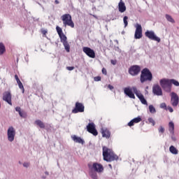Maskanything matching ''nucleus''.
<instances>
[{
    "label": "nucleus",
    "mask_w": 179,
    "mask_h": 179,
    "mask_svg": "<svg viewBox=\"0 0 179 179\" xmlns=\"http://www.w3.org/2000/svg\"><path fill=\"white\" fill-rule=\"evenodd\" d=\"M145 37H148L150 40H152L153 41H157V43H160L161 39L160 38L157 37L156 36V34H155V31H146L145 33Z\"/></svg>",
    "instance_id": "6"
},
{
    "label": "nucleus",
    "mask_w": 179,
    "mask_h": 179,
    "mask_svg": "<svg viewBox=\"0 0 179 179\" xmlns=\"http://www.w3.org/2000/svg\"><path fill=\"white\" fill-rule=\"evenodd\" d=\"M165 17L166 20H168V22H170L171 23H176V21L174 20V19H173V17H171V15L166 14L165 15Z\"/></svg>",
    "instance_id": "26"
},
{
    "label": "nucleus",
    "mask_w": 179,
    "mask_h": 179,
    "mask_svg": "<svg viewBox=\"0 0 179 179\" xmlns=\"http://www.w3.org/2000/svg\"><path fill=\"white\" fill-rule=\"evenodd\" d=\"M160 86L166 92L171 90V80L163 78L159 81Z\"/></svg>",
    "instance_id": "5"
},
{
    "label": "nucleus",
    "mask_w": 179,
    "mask_h": 179,
    "mask_svg": "<svg viewBox=\"0 0 179 179\" xmlns=\"http://www.w3.org/2000/svg\"><path fill=\"white\" fill-rule=\"evenodd\" d=\"M148 122H149V124H152V125L153 127H155V125H156V122H155V120H153V118H152V117L148 118Z\"/></svg>",
    "instance_id": "32"
},
{
    "label": "nucleus",
    "mask_w": 179,
    "mask_h": 179,
    "mask_svg": "<svg viewBox=\"0 0 179 179\" xmlns=\"http://www.w3.org/2000/svg\"><path fill=\"white\" fill-rule=\"evenodd\" d=\"M87 130L90 134L94 135V136H97V135H99V132L97 131V129H96V124L93 122L88 124L87 126Z\"/></svg>",
    "instance_id": "8"
},
{
    "label": "nucleus",
    "mask_w": 179,
    "mask_h": 179,
    "mask_svg": "<svg viewBox=\"0 0 179 179\" xmlns=\"http://www.w3.org/2000/svg\"><path fill=\"white\" fill-rule=\"evenodd\" d=\"M94 80H95V82H100V80H101V77L100 76L94 77Z\"/></svg>",
    "instance_id": "36"
},
{
    "label": "nucleus",
    "mask_w": 179,
    "mask_h": 179,
    "mask_svg": "<svg viewBox=\"0 0 179 179\" xmlns=\"http://www.w3.org/2000/svg\"><path fill=\"white\" fill-rule=\"evenodd\" d=\"M102 73L103 75H107V69H106V68L102 69Z\"/></svg>",
    "instance_id": "43"
},
{
    "label": "nucleus",
    "mask_w": 179,
    "mask_h": 179,
    "mask_svg": "<svg viewBox=\"0 0 179 179\" xmlns=\"http://www.w3.org/2000/svg\"><path fill=\"white\" fill-rule=\"evenodd\" d=\"M15 111H17V113H18L19 115L22 118H26L27 117V113L25 111L22 110V108L19 106L15 108Z\"/></svg>",
    "instance_id": "20"
},
{
    "label": "nucleus",
    "mask_w": 179,
    "mask_h": 179,
    "mask_svg": "<svg viewBox=\"0 0 179 179\" xmlns=\"http://www.w3.org/2000/svg\"><path fill=\"white\" fill-rule=\"evenodd\" d=\"M61 19L64 27H66V26H69V27H71L72 29L75 27V23H73L72 16L70 14H64L62 15Z\"/></svg>",
    "instance_id": "4"
},
{
    "label": "nucleus",
    "mask_w": 179,
    "mask_h": 179,
    "mask_svg": "<svg viewBox=\"0 0 179 179\" xmlns=\"http://www.w3.org/2000/svg\"><path fill=\"white\" fill-rule=\"evenodd\" d=\"M159 132H161V134H164V128L160 126L159 128Z\"/></svg>",
    "instance_id": "39"
},
{
    "label": "nucleus",
    "mask_w": 179,
    "mask_h": 179,
    "mask_svg": "<svg viewBox=\"0 0 179 179\" xmlns=\"http://www.w3.org/2000/svg\"><path fill=\"white\" fill-rule=\"evenodd\" d=\"M72 139L76 143H81V145H83L85 143V141L82 139L80 137H78L76 135L72 136Z\"/></svg>",
    "instance_id": "21"
},
{
    "label": "nucleus",
    "mask_w": 179,
    "mask_h": 179,
    "mask_svg": "<svg viewBox=\"0 0 179 179\" xmlns=\"http://www.w3.org/2000/svg\"><path fill=\"white\" fill-rule=\"evenodd\" d=\"M169 132L171 134H174V123L173 122H170L169 123Z\"/></svg>",
    "instance_id": "24"
},
{
    "label": "nucleus",
    "mask_w": 179,
    "mask_h": 179,
    "mask_svg": "<svg viewBox=\"0 0 179 179\" xmlns=\"http://www.w3.org/2000/svg\"><path fill=\"white\" fill-rule=\"evenodd\" d=\"M17 83L20 89L22 91V93H24V87L23 86V83H22V81H17Z\"/></svg>",
    "instance_id": "28"
},
{
    "label": "nucleus",
    "mask_w": 179,
    "mask_h": 179,
    "mask_svg": "<svg viewBox=\"0 0 179 179\" xmlns=\"http://www.w3.org/2000/svg\"><path fill=\"white\" fill-rule=\"evenodd\" d=\"M149 110H150V113H151V114H155V113H156V108H155L153 105L149 106Z\"/></svg>",
    "instance_id": "29"
},
{
    "label": "nucleus",
    "mask_w": 179,
    "mask_h": 179,
    "mask_svg": "<svg viewBox=\"0 0 179 179\" xmlns=\"http://www.w3.org/2000/svg\"><path fill=\"white\" fill-rule=\"evenodd\" d=\"M136 96H138V98L139 99V100L141 99V97H143V94H142L141 93V92H138L137 94H136Z\"/></svg>",
    "instance_id": "38"
},
{
    "label": "nucleus",
    "mask_w": 179,
    "mask_h": 179,
    "mask_svg": "<svg viewBox=\"0 0 179 179\" xmlns=\"http://www.w3.org/2000/svg\"><path fill=\"white\" fill-rule=\"evenodd\" d=\"M118 10L120 13H124V12L127 10V6L122 0H121L118 3Z\"/></svg>",
    "instance_id": "19"
},
{
    "label": "nucleus",
    "mask_w": 179,
    "mask_h": 179,
    "mask_svg": "<svg viewBox=\"0 0 179 179\" xmlns=\"http://www.w3.org/2000/svg\"><path fill=\"white\" fill-rule=\"evenodd\" d=\"M3 101L8 103V104H9L10 106H12V94H10V92L6 91L3 92Z\"/></svg>",
    "instance_id": "12"
},
{
    "label": "nucleus",
    "mask_w": 179,
    "mask_h": 179,
    "mask_svg": "<svg viewBox=\"0 0 179 179\" xmlns=\"http://www.w3.org/2000/svg\"><path fill=\"white\" fill-rule=\"evenodd\" d=\"M15 79L16 82H19L20 80V79H19V76H17V74L15 75Z\"/></svg>",
    "instance_id": "44"
},
{
    "label": "nucleus",
    "mask_w": 179,
    "mask_h": 179,
    "mask_svg": "<svg viewBox=\"0 0 179 179\" xmlns=\"http://www.w3.org/2000/svg\"><path fill=\"white\" fill-rule=\"evenodd\" d=\"M0 108H1V103H0Z\"/></svg>",
    "instance_id": "52"
},
{
    "label": "nucleus",
    "mask_w": 179,
    "mask_h": 179,
    "mask_svg": "<svg viewBox=\"0 0 179 179\" xmlns=\"http://www.w3.org/2000/svg\"><path fill=\"white\" fill-rule=\"evenodd\" d=\"M92 169L94 171H96V173H103V171H104V167H103V165L97 162L92 164Z\"/></svg>",
    "instance_id": "16"
},
{
    "label": "nucleus",
    "mask_w": 179,
    "mask_h": 179,
    "mask_svg": "<svg viewBox=\"0 0 179 179\" xmlns=\"http://www.w3.org/2000/svg\"><path fill=\"white\" fill-rule=\"evenodd\" d=\"M66 69L68 71H73L75 69V67L74 66H67Z\"/></svg>",
    "instance_id": "42"
},
{
    "label": "nucleus",
    "mask_w": 179,
    "mask_h": 179,
    "mask_svg": "<svg viewBox=\"0 0 179 179\" xmlns=\"http://www.w3.org/2000/svg\"><path fill=\"white\" fill-rule=\"evenodd\" d=\"M101 133L102 134L103 138H106V139H110V137L111 136V132H110V130H108V129L102 128L101 129Z\"/></svg>",
    "instance_id": "17"
},
{
    "label": "nucleus",
    "mask_w": 179,
    "mask_h": 179,
    "mask_svg": "<svg viewBox=\"0 0 179 179\" xmlns=\"http://www.w3.org/2000/svg\"><path fill=\"white\" fill-rule=\"evenodd\" d=\"M140 101L142 103V104H145V105L148 106V101L145 99V96L141 97L140 99Z\"/></svg>",
    "instance_id": "34"
},
{
    "label": "nucleus",
    "mask_w": 179,
    "mask_h": 179,
    "mask_svg": "<svg viewBox=\"0 0 179 179\" xmlns=\"http://www.w3.org/2000/svg\"><path fill=\"white\" fill-rule=\"evenodd\" d=\"M152 93L155 94V96H163V91L162 90V87L159 85H154L152 87Z\"/></svg>",
    "instance_id": "15"
},
{
    "label": "nucleus",
    "mask_w": 179,
    "mask_h": 179,
    "mask_svg": "<svg viewBox=\"0 0 179 179\" xmlns=\"http://www.w3.org/2000/svg\"><path fill=\"white\" fill-rule=\"evenodd\" d=\"M85 111V106L83 103L76 102L74 109H73V114H78V113H83Z\"/></svg>",
    "instance_id": "9"
},
{
    "label": "nucleus",
    "mask_w": 179,
    "mask_h": 179,
    "mask_svg": "<svg viewBox=\"0 0 179 179\" xmlns=\"http://www.w3.org/2000/svg\"><path fill=\"white\" fill-rule=\"evenodd\" d=\"M16 135V131L13 127H10L7 131V136L9 142H13L15 141V136Z\"/></svg>",
    "instance_id": "7"
},
{
    "label": "nucleus",
    "mask_w": 179,
    "mask_h": 179,
    "mask_svg": "<svg viewBox=\"0 0 179 179\" xmlns=\"http://www.w3.org/2000/svg\"><path fill=\"white\" fill-rule=\"evenodd\" d=\"M5 51H6L5 45H3L2 43H0V55H3L5 53Z\"/></svg>",
    "instance_id": "25"
},
{
    "label": "nucleus",
    "mask_w": 179,
    "mask_h": 179,
    "mask_svg": "<svg viewBox=\"0 0 179 179\" xmlns=\"http://www.w3.org/2000/svg\"><path fill=\"white\" fill-rule=\"evenodd\" d=\"M135 124L133 120H131L129 123H128V126L129 127H134V125Z\"/></svg>",
    "instance_id": "40"
},
{
    "label": "nucleus",
    "mask_w": 179,
    "mask_h": 179,
    "mask_svg": "<svg viewBox=\"0 0 179 179\" xmlns=\"http://www.w3.org/2000/svg\"><path fill=\"white\" fill-rule=\"evenodd\" d=\"M171 85H174L175 86H179V83H178V81H177L174 79H171Z\"/></svg>",
    "instance_id": "33"
},
{
    "label": "nucleus",
    "mask_w": 179,
    "mask_h": 179,
    "mask_svg": "<svg viewBox=\"0 0 179 179\" xmlns=\"http://www.w3.org/2000/svg\"><path fill=\"white\" fill-rule=\"evenodd\" d=\"M123 22H124V27H127V26H128V16H124L123 17Z\"/></svg>",
    "instance_id": "31"
},
{
    "label": "nucleus",
    "mask_w": 179,
    "mask_h": 179,
    "mask_svg": "<svg viewBox=\"0 0 179 179\" xmlns=\"http://www.w3.org/2000/svg\"><path fill=\"white\" fill-rule=\"evenodd\" d=\"M160 108H164V110H167V105H166V103H162L160 104Z\"/></svg>",
    "instance_id": "35"
},
{
    "label": "nucleus",
    "mask_w": 179,
    "mask_h": 179,
    "mask_svg": "<svg viewBox=\"0 0 179 179\" xmlns=\"http://www.w3.org/2000/svg\"><path fill=\"white\" fill-rule=\"evenodd\" d=\"M34 124L37 125V127H39V128H41V129H44L45 128V124H44V122H43V121L40 120H36Z\"/></svg>",
    "instance_id": "22"
},
{
    "label": "nucleus",
    "mask_w": 179,
    "mask_h": 179,
    "mask_svg": "<svg viewBox=\"0 0 179 179\" xmlns=\"http://www.w3.org/2000/svg\"><path fill=\"white\" fill-rule=\"evenodd\" d=\"M55 3H56V5H58V3H59V1L58 0H55Z\"/></svg>",
    "instance_id": "49"
},
{
    "label": "nucleus",
    "mask_w": 179,
    "mask_h": 179,
    "mask_svg": "<svg viewBox=\"0 0 179 179\" xmlns=\"http://www.w3.org/2000/svg\"><path fill=\"white\" fill-rule=\"evenodd\" d=\"M131 90H133L134 93H135L136 94H138V92H139V91L138 90V89L136 88V87H133L131 88Z\"/></svg>",
    "instance_id": "37"
},
{
    "label": "nucleus",
    "mask_w": 179,
    "mask_h": 179,
    "mask_svg": "<svg viewBox=\"0 0 179 179\" xmlns=\"http://www.w3.org/2000/svg\"><path fill=\"white\" fill-rule=\"evenodd\" d=\"M103 156L105 162H111L118 159V156L113 150L107 147H103Z\"/></svg>",
    "instance_id": "1"
},
{
    "label": "nucleus",
    "mask_w": 179,
    "mask_h": 179,
    "mask_svg": "<svg viewBox=\"0 0 179 179\" xmlns=\"http://www.w3.org/2000/svg\"><path fill=\"white\" fill-rule=\"evenodd\" d=\"M41 33H42V34H43V36H45L47 34V30L43 29V30H42Z\"/></svg>",
    "instance_id": "46"
},
{
    "label": "nucleus",
    "mask_w": 179,
    "mask_h": 179,
    "mask_svg": "<svg viewBox=\"0 0 179 179\" xmlns=\"http://www.w3.org/2000/svg\"><path fill=\"white\" fill-rule=\"evenodd\" d=\"M56 30H57V34H59L60 41L61 43H62L66 52H69L71 51V46L68 43V38L66 37V36H65V34H64V32L62 31V29L59 26L56 27Z\"/></svg>",
    "instance_id": "2"
},
{
    "label": "nucleus",
    "mask_w": 179,
    "mask_h": 179,
    "mask_svg": "<svg viewBox=\"0 0 179 179\" xmlns=\"http://www.w3.org/2000/svg\"><path fill=\"white\" fill-rule=\"evenodd\" d=\"M90 176L91 178H92V179H99V177L97 176V173H96L94 171H91L90 173Z\"/></svg>",
    "instance_id": "27"
},
{
    "label": "nucleus",
    "mask_w": 179,
    "mask_h": 179,
    "mask_svg": "<svg viewBox=\"0 0 179 179\" xmlns=\"http://www.w3.org/2000/svg\"><path fill=\"white\" fill-rule=\"evenodd\" d=\"M45 174H48V172H46Z\"/></svg>",
    "instance_id": "51"
},
{
    "label": "nucleus",
    "mask_w": 179,
    "mask_h": 179,
    "mask_svg": "<svg viewBox=\"0 0 179 179\" xmlns=\"http://www.w3.org/2000/svg\"><path fill=\"white\" fill-rule=\"evenodd\" d=\"M109 167H111V164H109Z\"/></svg>",
    "instance_id": "50"
},
{
    "label": "nucleus",
    "mask_w": 179,
    "mask_h": 179,
    "mask_svg": "<svg viewBox=\"0 0 179 179\" xmlns=\"http://www.w3.org/2000/svg\"><path fill=\"white\" fill-rule=\"evenodd\" d=\"M179 103V97L177 94L175 92L171 93V104L173 106V107H177L178 106Z\"/></svg>",
    "instance_id": "14"
},
{
    "label": "nucleus",
    "mask_w": 179,
    "mask_h": 179,
    "mask_svg": "<svg viewBox=\"0 0 179 179\" xmlns=\"http://www.w3.org/2000/svg\"><path fill=\"white\" fill-rule=\"evenodd\" d=\"M141 121H142V118L139 116L133 119L134 124H138V122H141Z\"/></svg>",
    "instance_id": "30"
},
{
    "label": "nucleus",
    "mask_w": 179,
    "mask_h": 179,
    "mask_svg": "<svg viewBox=\"0 0 179 179\" xmlns=\"http://www.w3.org/2000/svg\"><path fill=\"white\" fill-rule=\"evenodd\" d=\"M124 93L126 96H128L130 99H135V94L132 92V90L129 87H125L124 89Z\"/></svg>",
    "instance_id": "18"
},
{
    "label": "nucleus",
    "mask_w": 179,
    "mask_h": 179,
    "mask_svg": "<svg viewBox=\"0 0 179 179\" xmlns=\"http://www.w3.org/2000/svg\"><path fill=\"white\" fill-rule=\"evenodd\" d=\"M83 51L90 58H96V52L94 50L89 47L83 48Z\"/></svg>",
    "instance_id": "11"
},
{
    "label": "nucleus",
    "mask_w": 179,
    "mask_h": 179,
    "mask_svg": "<svg viewBox=\"0 0 179 179\" xmlns=\"http://www.w3.org/2000/svg\"><path fill=\"white\" fill-rule=\"evenodd\" d=\"M23 166H24V167H29V163H24Z\"/></svg>",
    "instance_id": "48"
},
{
    "label": "nucleus",
    "mask_w": 179,
    "mask_h": 179,
    "mask_svg": "<svg viewBox=\"0 0 179 179\" xmlns=\"http://www.w3.org/2000/svg\"><path fill=\"white\" fill-rule=\"evenodd\" d=\"M108 87L110 89V90H113V89H114V87L111 85H108Z\"/></svg>",
    "instance_id": "47"
},
{
    "label": "nucleus",
    "mask_w": 179,
    "mask_h": 179,
    "mask_svg": "<svg viewBox=\"0 0 179 179\" xmlns=\"http://www.w3.org/2000/svg\"><path fill=\"white\" fill-rule=\"evenodd\" d=\"M169 151L171 153H172V155H178V150H177V148H176V147L173 145L170 146Z\"/></svg>",
    "instance_id": "23"
},
{
    "label": "nucleus",
    "mask_w": 179,
    "mask_h": 179,
    "mask_svg": "<svg viewBox=\"0 0 179 179\" xmlns=\"http://www.w3.org/2000/svg\"><path fill=\"white\" fill-rule=\"evenodd\" d=\"M110 62L112 64V65H116L117 64V60H110Z\"/></svg>",
    "instance_id": "45"
},
{
    "label": "nucleus",
    "mask_w": 179,
    "mask_h": 179,
    "mask_svg": "<svg viewBox=\"0 0 179 179\" xmlns=\"http://www.w3.org/2000/svg\"><path fill=\"white\" fill-rule=\"evenodd\" d=\"M166 110H168L169 111V113H173V111H174L173 110V108H171V106L166 107Z\"/></svg>",
    "instance_id": "41"
},
{
    "label": "nucleus",
    "mask_w": 179,
    "mask_h": 179,
    "mask_svg": "<svg viewBox=\"0 0 179 179\" xmlns=\"http://www.w3.org/2000/svg\"><path fill=\"white\" fill-rule=\"evenodd\" d=\"M139 72H141V66L138 65L132 66L129 69V73L131 76H136V75L139 74Z\"/></svg>",
    "instance_id": "10"
},
{
    "label": "nucleus",
    "mask_w": 179,
    "mask_h": 179,
    "mask_svg": "<svg viewBox=\"0 0 179 179\" xmlns=\"http://www.w3.org/2000/svg\"><path fill=\"white\" fill-rule=\"evenodd\" d=\"M152 79L153 75L152 74V72H150V70H149L148 68H145L141 71L140 80L142 83H145V82L148 81L151 82Z\"/></svg>",
    "instance_id": "3"
},
{
    "label": "nucleus",
    "mask_w": 179,
    "mask_h": 179,
    "mask_svg": "<svg viewBox=\"0 0 179 179\" xmlns=\"http://www.w3.org/2000/svg\"><path fill=\"white\" fill-rule=\"evenodd\" d=\"M136 31L134 34V38L136 39H139V38H142V25L139 24H136Z\"/></svg>",
    "instance_id": "13"
}]
</instances>
